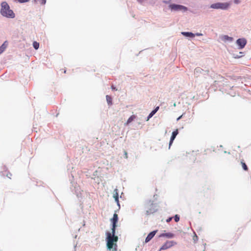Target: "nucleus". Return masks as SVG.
Instances as JSON below:
<instances>
[{
    "instance_id": "nucleus-1",
    "label": "nucleus",
    "mask_w": 251,
    "mask_h": 251,
    "mask_svg": "<svg viewBox=\"0 0 251 251\" xmlns=\"http://www.w3.org/2000/svg\"><path fill=\"white\" fill-rule=\"evenodd\" d=\"M118 220V216L117 214L115 213L113 215L112 219L111 221L112 223V232L107 233V247L108 249L112 251H116L117 249L116 247L117 246L116 244H114V242H117L118 238L117 236H115V230L116 227V224Z\"/></svg>"
},
{
    "instance_id": "nucleus-2",
    "label": "nucleus",
    "mask_w": 251,
    "mask_h": 251,
    "mask_svg": "<svg viewBox=\"0 0 251 251\" xmlns=\"http://www.w3.org/2000/svg\"><path fill=\"white\" fill-rule=\"evenodd\" d=\"M1 14L5 17L8 18H14L15 17V14L13 11L10 9V7L5 1H3L1 3Z\"/></svg>"
},
{
    "instance_id": "nucleus-3",
    "label": "nucleus",
    "mask_w": 251,
    "mask_h": 251,
    "mask_svg": "<svg viewBox=\"0 0 251 251\" xmlns=\"http://www.w3.org/2000/svg\"><path fill=\"white\" fill-rule=\"evenodd\" d=\"M145 207L147 209L146 214L147 215L152 214L156 211L154 204L151 201H149L146 202Z\"/></svg>"
},
{
    "instance_id": "nucleus-4",
    "label": "nucleus",
    "mask_w": 251,
    "mask_h": 251,
    "mask_svg": "<svg viewBox=\"0 0 251 251\" xmlns=\"http://www.w3.org/2000/svg\"><path fill=\"white\" fill-rule=\"evenodd\" d=\"M176 243L174 241H167L165 243H164L162 247L159 249V251H161V250H165L171 248L174 245H176Z\"/></svg>"
},
{
    "instance_id": "nucleus-5",
    "label": "nucleus",
    "mask_w": 251,
    "mask_h": 251,
    "mask_svg": "<svg viewBox=\"0 0 251 251\" xmlns=\"http://www.w3.org/2000/svg\"><path fill=\"white\" fill-rule=\"evenodd\" d=\"M228 6L229 4L228 3H217L212 4L210 7L215 9H226Z\"/></svg>"
},
{
    "instance_id": "nucleus-6",
    "label": "nucleus",
    "mask_w": 251,
    "mask_h": 251,
    "mask_svg": "<svg viewBox=\"0 0 251 251\" xmlns=\"http://www.w3.org/2000/svg\"><path fill=\"white\" fill-rule=\"evenodd\" d=\"M170 8L174 11H180L184 10L186 11L187 10V8L183 5H177L175 4H171L169 5Z\"/></svg>"
},
{
    "instance_id": "nucleus-7",
    "label": "nucleus",
    "mask_w": 251,
    "mask_h": 251,
    "mask_svg": "<svg viewBox=\"0 0 251 251\" xmlns=\"http://www.w3.org/2000/svg\"><path fill=\"white\" fill-rule=\"evenodd\" d=\"M236 43L239 46V49H242L245 46L247 41L244 38H240L237 40Z\"/></svg>"
},
{
    "instance_id": "nucleus-8",
    "label": "nucleus",
    "mask_w": 251,
    "mask_h": 251,
    "mask_svg": "<svg viewBox=\"0 0 251 251\" xmlns=\"http://www.w3.org/2000/svg\"><path fill=\"white\" fill-rule=\"evenodd\" d=\"M178 131L177 129H176L175 131H174L173 132L172 135L171 139H170V143H169V148L170 147L171 145L173 143L174 139H175L176 136L178 134Z\"/></svg>"
},
{
    "instance_id": "nucleus-9",
    "label": "nucleus",
    "mask_w": 251,
    "mask_h": 251,
    "mask_svg": "<svg viewBox=\"0 0 251 251\" xmlns=\"http://www.w3.org/2000/svg\"><path fill=\"white\" fill-rule=\"evenodd\" d=\"M156 232V230H154L150 233L145 239V242H149L154 236Z\"/></svg>"
},
{
    "instance_id": "nucleus-10",
    "label": "nucleus",
    "mask_w": 251,
    "mask_h": 251,
    "mask_svg": "<svg viewBox=\"0 0 251 251\" xmlns=\"http://www.w3.org/2000/svg\"><path fill=\"white\" fill-rule=\"evenodd\" d=\"M8 46L7 41H5L2 45L0 47V54H1L6 49Z\"/></svg>"
},
{
    "instance_id": "nucleus-11",
    "label": "nucleus",
    "mask_w": 251,
    "mask_h": 251,
    "mask_svg": "<svg viewBox=\"0 0 251 251\" xmlns=\"http://www.w3.org/2000/svg\"><path fill=\"white\" fill-rule=\"evenodd\" d=\"M159 108V106H157L153 110H152L150 114L149 115L147 119V121H148L151 118L155 113L158 110Z\"/></svg>"
},
{
    "instance_id": "nucleus-12",
    "label": "nucleus",
    "mask_w": 251,
    "mask_h": 251,
    "mask_svg": "<svg viewBox=\"0 0 251 251\" xmlns=\"http://www.w3.org/2000/svg\"><path fill=\"white\" fill-rule=\"evenodd\" d=\"M160 237H166L168 238H172L174 237V234L172 233L169 232L166 233H163L160 235Z\"/></svg>"
},
{
    "instance_id": "nucleus-13",
    "label": "nucleus",
    "mask_w": 251,
    "mask_h": 251,
    "mask_svg": "<svg viewBox=\"0 0 251 251\" xmlns=\"http://www.w3.org/2000/svg\"><path fill=\"white\" fill-rule=\"evenodd\" d=\"M241 164L242 165V167L243 169V170L245 171H248L249 169L248 166H247L246 164L244 162V160L243 159L241 160Z\"/></svg>"
},
{
    "instance_id": "nucleus-14",
    "label": "nucleus",
    "mask_w": 251,
    "mask_h": 251,
    "mask_svg": "<svg viewBox=\"0 0 251 251\" xmlns=\"http://www.w3.org/2000/svg\"><path fill=\"white\" fill-rule=\"evenodd\" d=\"M182 34L183 35L187 36V37H194L195 36V35L192 32H182Z\"/></svg>"
},
{
    "instance_id": "nucleus-15",
    "label": "nucleus",
    "mask_w": 251,
    "mask_h": 251,
    "mask_svg": "<svg viewBox=\"0 0 251 251\" xmlns=\"http://www.w3.org/2000/svg\"><path fill=\"white\" fill-rule=\"evenodd\" d=\"M136 118V116L132 115L127 120L126 125H128Z\"/></svg>"
},
{
    "instance_id": "nucleus-16",
    "label": "nucleus",
    "mask_w": 251,
    "mask_h": 251,
    "mask_svg": "<svg viewBox=\"0 0 251 251\" xmlns=\"http://www.w3.org/2000/svg\"><path fill=\"white\" fill-rule=\"evenodd\" d=\"M106 100H107V102L108 104V105H112V99L111 98V97L108 95H107L106 96Z\"/></svg>"
},
{
    "instance_id": "nucleus-17",
    "label": "nucleus",
    "mask_w": 251,
    "mask_h": 251,
    "mask_svg": "<svg viewBox=\"0 0 251 251\" xmlns=\"http://www.w3.org/2000/svg\"><path fill=\"white\" fill-rule=\"evenodd\" d=\"M33 46L35 50H37L39 47V43L34 41L33 43Z\"/></svg>"
},
{
    "instance_id": "nucleus-18",
    "label": "nucleus",
    "mask_w": 251,
    "mask_h": 251,
    "mask_svg": "<svg viewBox=\"0 0 251 251\" xmlns=\"http://www.w3.org/2000/svg\"><path fill=\"white\" fill-rule=\"evenodd\" d=\"M113 197L114 198L116 201L117 202H119V200H118L119 197H118V194L117 191L116 192L115 194H114Z\"/></svg>"
},
{
    "instance_id": "nucleus-19",
    "label": "nucleus",
    "mask_w": 251,
    "mask_h": 251,
    "mask_svg": "<svg viewBox=\"0 0 251 251\" xmlns=\"http://www.w3.org/2000/svg\"><path fill=\"white\" fill-rule=\"evenodd\" d=\"M174 219H175V221L176 222H177L179 221V217L178 215H176L174 217Z\"/></svg>"
},
{
    "instance_id": "nucleus-20",
    "label": "nucleus",
    "mask_w": 251,
    "mask_h": 251,
    "mask_svg": "<svg viewBox=\"0 0 251 251\" xmlns=\"http://www.w3.org/2000/svg\"><path fill=\"white\" fill-rule=\"evenodd\" d=\"M29 0H18V1L20 3H24L28 1Z\"/></svg>"
},
{
    "instance_id": "nucleus-21",
    "label": "nucleus",
    "mask_w": 251,
    "mask_h": 251,
    "mask_svg": "<svg viewBox=\"0 0 251 251\" xmlns=\"http://www.w3.org/2000/svg\"><path fill=\"white\" fill-rule=\"evenodd\" d=\"M224 38H225V39H226V40H228V39H229L230 40H232V38L229 37H228V36H227V35H225V36H224Z\"/></svg>"
},
{
    "instance_id": "nucleus-22",
    "label": "nucleus",
    "mask_w": 251,
    "mask_h": 251,
    "mask_svg": "<svg viewBox=\"0 0 251 251\" xmlns=\"http://www.w3.org/2000/svg\"><path fill=\"white\" fill-rule=\"evenodd\" d=\"M46 2V0H41L40 3L42 4H45Z\"/></svg>"
},
{
    "instance_id": "nucleus-23",
    "label": "nucleus",
    "mask_w": 251,
    "mask_h": 251,
    "mask_svg": "<svg viewBox=\"0 0 251 251\" xmlns=\"http://www.w3.org/2000/svg\"><path fill=\"white\" fill-rule=\"evenodd\" d=\"M125 157L127 159L128 158L127 153L126 151H124Z\"/></svg>"
},
{
    "instance_id": "nucleus-24",
    "label": "nucleus",
    "mask_w": 251,
    "mask_h": 251,
    "mask_svg": "<svg viewBox=\"0 0 251 251\" xmlns=\"http://www.w3.org/2000/svg\"><path fill=\"white\" fill-rule=\"evenodd\" d=\"M172 217L169 218L168 219H167L166 220V222H167V223H169V222H170L172 220Z\"/></svg>"
},
{
    "instance_id": "nucleus-25",
    "label": "nucleus",
    "mask_w": 251,
    "mask_h": 251,
    "mask_svg": "<svg viewBox=\"0 0 251 251\" xmlns=\"http://www.w3.org/2000/svg\"><path fill=\"white\" fill-rule=\"evenodd\" d=\"M219 77V78L221 79H222L221 81H222L224 80V77H223L222 76L220 75H218V76Z\"/></svg>"
},
{
    "instance_id": "nucleus-26",
    "label": "nucleus",
    "mask_w": 251,
    "mask_h": 251,
    "mask_svg": "<svg viewBox=\"0 0 251 251\" xmlns=\"http://www.w3.org/2000/svg\"><path fill=\"white\" fill-rule=\"evenodd\" d=\"M234 2L236 4H238L240 2V0H234Z\"/></svg>"
},
{
    "instance_id": "nucleus-27",
    "label": "nucleus",
    "mask_w": 251,
    "mask_h": 251,
    "mask_svg": "<svg viewBox=\"0 0 251 251\" xmlns=\"http://www.w3.org/2000/svg\"><path fill=\"white\" fill-rule=\"evenodd\" d=\"M195 70L196 71H199V72H201V71H203L202 69H201V68H197V69H196Z\"/></svg>"
},
{
    "instance_id": "nucleus-28",
    "label": "nucleus",
    "mask_w": 251,
    "mask_h": 251,
    "mask_svg": "<svg viewBox=\"0 0 251 251\" xmlns=\"http://www.w3.org/2000/svg\"><path fill=\"white\" fill-rule=\"evenodd\" d=\"M12 176V175L10 174V173H9V174H7V176L8 177H9V178H11V176Z\"/></svg>"
},
{
    "instance_id": "nucleus-29",
    "label": "nucleus",
    "mask_w": 251,
    "mask_h": 251,
    "mask_svg": "<svg viewBox=\"0 0 251 251\" xmlns=\"http://www.w3.org/2000/svg\"><path fill=\"white\" fill-rule=\"evenodd\" d=\"M111 88L112 89V90H117V89H116L115 87H114L113 86H111Z\"/></svg>"
},
{
    "instance_id": "nucleus-30",
    "label": "nucleus",
    "mask_w": 251,
    "mask_h": 251,
    "mask_svg": "<svg viewBox=\"0 0 251 251\" xmlns=\"http://www.w3.org/2000/svg\"><path fill=\"white\" fill-rule=\"evenodd\" d=\"M182 116H180L179 117H178L177 119V120H179L181 118Z\"/></svg>"
},
{
    "instance_id": "nucleus-31",
    "label": "nucleus",
    "mask_w": 251,
    "mask_h": 251,
    "mask_svg": "<svg viewBox=\"0 0 251 251\" xmlns=\"http://www.w3.org/2000/svg\"><path fill=\"white\" fill-rule=\"evenodd\" d=\"M195 237L196 238V239H198V236L195 234Z\"/></svg>"
},
{
    "instance_id": "nucleus-32",
    "label": "nucleus",
    "mask_w": 251,
    "mask_h": 251,
    "mask_svg": "<svg viewBox=\"0 0 251 251\" xmlns=\"http://www.w3.org/2000/svg\"><path fill=\"white\" fill-rule=\"evenodd\" d=\"M206 72H207V73L208 74L209 71L208 70H207Z\"/></svg>"
},
{
    "instance_id": "nucleus-33",
    "label": "nucleus",
    "mask_w": 251,
    "mask_h": 251,
    "mask_svg": "<svg viewBox=\"0 0 251 251\" xmlns=\"http://www.w3.org/2000/svg\"><path fill=\"white\" fill-rule=\"evenodd\" d=\"M196 239V238H194V240H195Z\"/></svg>"
},
{
    "instance_id": "nucleus-34",
    "label": "nucleus",
    "mask_w": 251,
    "mask_h": 251,
    "mask_svg": "<svg viewBox=\"0 0 251 251\" xmlns=\"http://www.w3.org/2000/svg\"><path fill=\"white\" fill-rule=\"evenodd\" d=\"M196 239V238H194V240H195Z\"/></svg>"
}]
</instances>
